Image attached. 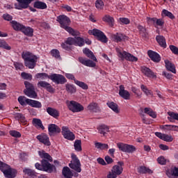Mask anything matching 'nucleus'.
I'll return each instance as SVG.
<instances>
[{"instance_id":"nucleus-55","label":"nucleus","mask_w":178,"mask_h":178,"mask_svg":"<svg viewBox=\"0 0 178 178\" xmlns=\"http://www.w3.org/2000/svg\"><path fill=\"white\" fill-rule=\"evenodd\" d=\"M15 118L17 120H19L20 122H24L26 120V118L22 113H16Z\"/></svg>"},{"instance_id":"nucleus-36","label":"nucleus","mask_w":178,"mask_h":178,"mask_svg":"<svg viewBox=\"0 0 178 178\" xmlns=\"http://www.w3.org/2000/svg\"><path fill=\"white\" fill-rule=\"evenodd\" d=\"M168 119L170 122H173V120L178 121V113L172 111H168Z\"/></svg>"},{"instance_id":"nucleus-26","label":"nucleus","mask_w":178,"mask_h":178,"mask_svg":"<svg viewBox=\"0 0 178 178\" xmlns=\"http://www.w3.org/2000/svg\"><path fill=\"white\" fill-rule=\"evenodd\" d=\"M62 173L65 178H73V172L69 167H64L63 168Z\"/></svg>"},{"instance_id":"nucleus-24","label":"nucleus","mask_w":178,"mask_h":178,"mask_svg":"<svg viewBox=\"0 0 178 178\" xmlns=\"http://www.w3.org/2000/svg\"><path fill=\"white\" fill-rule=\"evenodd\" d=\"M119 164L120 165H115L111 169V170H113V172H114V173L117 175V176H119L120 175H122V173H123V167L122 166L123 163L119 162Z\"/></svg>"},{"instance_id":"nucleus-4","label":"nucleus","mask_w":178,"mask_h":178,"mask_svg":"<svg viewBox=\"0 0 178 178\" xmlns=\"http://www.w3.org/2000/svg\"><path fill=\"white\" fill-rule=\"evenodd\" d=\"M35 166L38 170H44V172H48V173H52L56 170L54 165H51L47 160L42 161V165L36 163Z\"/></svg>"},{"instance_id":"nucleus-57","label":"nucleus","mask_w":178,"mask_h":178,"mask_svg":"<svg viewBox=\"0 0 178 178\" xmlns=\"http://www.w3.org/2000/svg\"><path fill=\"white\" fill-rule=\"evenodd\" d=\"M98 107V104L97 103H90L88 106V111H95V109H97V108Z\"/></svg>"},{"instance_id":"nucleus-37","label":"nucleus","mask_w":178,"mask_h":178,"mask_svg":"<svg viewBox=\"0 0 178 178\" xmlns=\"http://www.w3.org/2000/svg\"><path fill=\"white\" fill-rule=\"evenodd\" d=\"M107 105L110 109L113 110L115 113H119L120 111H119V108L116 103L111 102H108Z\"/></svg>"},{"instance_id":"nucleus-5","label":"nucleus","mask_w":178,"mask_h":178,"mask_svg":"<svg viewBox=\"0 0 178 178\" xmlns=\"http://www.w3.org/2000/svg\"><path fill=\"white\" fill-rule=\"evenodd\" d=\"M0 170L3 172L5 177L6 178H15L16 177V175L17 173L16 170L10 168V165L6 163L3 164L1 168H0Z\"/></svg>"},{"instance_id":"nucleus-29","label":"nucleus","mask_w":178,"mask_h":178,"mask_svg":"<svg viewBox=\"0 0 178 178\" xmlns=\"http://www.w3.org/2000/svg\"><path fill=\"white\" fill-rule=\"evenodd\" d=\"M10 24H11L13 29H14V30L15 31H22V30L24 27L23 24L17 22L16 21H12L10 22Z\"/></svg>"},{"instance_id":"nucleus-3","label":"nucleus","mask_w":178,"mask_h":178,"mask_svg":"<svg viewBox=\"0 0 178 178\" xmlns=\"http://www.w3.org/2000/svg\"><path fill=\"white\" fill-rule=\"evenodd\" d=\"M115 51L117 52L118 58H120L121 60H124V59L126 60H129V62H137L138 60V58H137V57L124 51L122 47H117L115 49Z\"/></svg>"},{"instance_id":"nucleus-63","label":"nucleus","mask_w":178,"mask_h":178,"mask_svg":"<svg viewBox=\"0 0 178 178\" xmlns=\"http://www.w3.org/2000/svg\"><path fill=\"white\" fill-rule=\"evenodd\" d=\"M116 177H118L117 174L113 172L112 170L110 172H108V174L107 175V178H116Z\"/></svg>"},{"instance_id":"nucleus-33","label":"nucleus","mask_w":178,"mask_h":178,"mask_svg":"<svg viewBox=\"0 0 178 178\" xmlns=\"http://www.w3.org/2000/svg\"><path fill=\"white\" fill-rule=\"evenodd\" d=\"M47 112L50 116H53V118H58L59 116V111L55 108L48 107L47 108Z\"/></svg>"},{"instance_id":"nucleus-21","label":"nucleus","mask_w":178,"mask_h":178,"mask_svg":"<svg viewBox=\"0 0 178 178\" xmlns=\"http://www.w3.org/2000/svg\"><path fill=\"white\" fill-rule=\"evenodd\" d=\"M48 130L49 136H54V134H58L60 132V128L54 124H49L48 126Z\"/></svg>"},{"instance_id":"nucleus-25","label":"nucleus","mask_w":178,"mask_h":178,"mask_svg":"<svg viewBox=\"0 0 178 178\" xmlns=\"http://www.w3.org/2000/svg\"><path fill=\"white\" fill-rule=\"evenodd\" d=\"M165 65L167 70L171 72L172 73L176 74V67L175 64L172 63L169 60H165Z\"/></svg>"},{"instance_id":"nucleus-19","label":"nucleus","mask_w":178,"mask_h":178,"mask_svg":"<svg viewBox=\"0 0 178 178\" xmlns=\"http://www.w3.org/2000/svg\"><path fill=\"white\" fill-rule=\"evenodd\" d=\"M155 136L160 138V140H163V141H166V143H172V141H173V137L168 134H162L161 132H156Z\"/></svg>"},{"instance_id":"nucleus-16","label":"nucleus","mask_w":178,"mask_h":178,"mask_svg":"<svg viewBox=\"0 0 178 178\" xmlns=\"http://www.w3.org/2000/svg\"><path fill=\"white\" fill-rule=\"evenodd\" d=\"M119 95L121 97V98H123V99H130V97H131V95H130V92L128 90H126L124 88V86L121 85L120 86L119 89Z\"/></svg>"},{"instance_id":"nucleus-13","label":"nucleus","mask_w":178,"mask_h":178,"mask_svg":"<svg viewBox=\"0 0 178 178\" xmlns=\"http://www.w3.org/2000/svg\"><path fill=\"white\" fill-rule=\"evenodd\" d=\"M68 108L72 112H81V111H84V107L74 101H71L68 104Z\"/></svg>"},{"instance_id":"nucleus-8","label":"nucleus","mask_w":178,"mask_h":178,"mask_svg":"<svg viewBox=\"0 0 178 178\" xmlns=\"http://www.w3.org/2000/svg\"><path fill=\"white\" fill-rule=\"evenodd\" d=\"M65 43L68 45H75L76 47H83L84 45V39L81 37L68 38L65 40Z\"/></svg>"},{"instance_id":"nucleus-46","label":"nucleus","mask_w":178,"mask_h":178,"mask_svg":"<svg viewBox=\"0 0 178 178\" xmlns=\"http://www.w3.org/2000/svg\"><path fill=\"white\" fill-rule=\"evenodd\" d=\"M74 83L76 84V86L82 88V90H88V85H87L86 83L76 79H74Z\"/></svg>"},{"instance_id":"nucleus-32","label":"nucleus","mask_w":178,"mask_h":178,"mask_svg":"<svg viewBox=\"0 0 178 178\" xmlns=\"http://www.w3.org/2000/svg\"><path fill=\"white\" fill-rule=\"evenodd\" d=\"M138 173H141L143 175H145L148 173L149 175H152L153 173L152 170L145 166H140L138 168Z\"/></svg>"},{"instance_id":"nucleus-56","label":"nucleus","mask_w":178,"mask_h":178,"mask_svg":"<svg viewBox=\"0 0 178 178\" xmlns=\"http://www.w3.org/2000/svg\"><path fill=\"white\" fill-rule=\"evenodd\" d=\"M21 76L24 79V80H32L33 75L26 72H22L21 74Z\"/></svg>"},{"instance_id":"nucleus-38","label":"nucleus","mask_w":178,"mask_h":178,"mask_svg":"<svg viewBox=\"0 0 178 178\" xmlns=\"http://www.w3.org/2000/svg\"><path fill=\"white\" fill-rule=\"evenodd\" d=\"M103 22H106V23H108L109 26H113V23H115V19L113 17H111L110 15H106L102 18Z\"/></svg>"},{"instance_id":"nucleus-44","label":"nucleus","mask_w":178,"mask_h":178,"mask_svg":"<svg viewBox=\"0 0 178 178\" xmlns=\"http://www.w3.org/2000/svg\"><path fill=\"white\" fill-rule=\"evenodd\" d=\"M38 154L40 157L43 158L44 159H47V161H52V157L49 155V154L46 153L44 151H39Z\"/></svg>"},{"instance_id":"nucleus-2","label":"nucleus","mask_w":178,"mask_h":178,"mask_svg":"<svg viewBox=\"0 0 178 178\" xmlns=\"http://www.w3.org/2000/svg\"><path fill=\"white\" fill-rule=\"evenodd\" d=\"M22 58L24 60V65L29 69H34L37 61L38 60V56L34 55L30 51H24L22 54Z\"/></svg>"},{"instance_id":"nucleus-1","label":"nucleus","mask_w":178,"mask_h":178,"mask_svg":"<svg viewBox=\"0 0 178 178\" xmlns=\"http://www.w3.org/2000/svg\"><path fill=\"white\" fill-rule=\"evenodd\" d=\"M57 22L60 23V27L62 29H64L65 31H67L69 34H71V35H73L74 37H77L78 35H80V32L77 31H74L72 27H70V19L67 17L66 15H59L57 17Z\"/></svg>"},{"instance_id":"nucleus-10","label":"nucleus","mask_w":178,"mask_h":178,"mask_svg":"<svg viewBox=\"0 0 178 178\" xmlns=\"http://www.w3.org/2000/svg\"><path fill=\"white\" fill-rule=\"evenodd\" d=\"M118 148H119L120 151L122 152H127L128 154H133L136 151V147L131 145H127L124 143H118Z\"/></svg>"},{"instance_id":"nucleus-62","label":"nucleus","mask_w":178,"mask_h":178,"mask_svg":"<svg viewBox=\"0 0 178 178\" xmlns=\"http://www.w3.org/2000/svg\"><path fill=\"white\" fill-rule=\"evenodd\" d=\"M157 161L160 165H165V163H166V159L163 156H160L157 159Z\"/></svg>"},{"instance_id":"nucleus-31","label":"nucleus","mask_w":178,"mask_h":178,"mask_svg":"<svg viewBox=\"0 0 178 178\" xmlns=\"http://www.w3.org/2000/svg\"><path fill=\"white\" fill-rule=\"evenodd\" d=\"M113 39L116 41V42H119L123 40H127V36L122 34V33H115L113 35Z\"/></svg>"},{"instance_id":"nucleus-52","label":"nucleus","mask_w":178,"mask_h":178,"mask_svg":"<svg viewBox=\"0 0 178 178\" xmlns=\"http://www.w3.org/2000/svg\"><path fill=\"white\" fill-rule=\"evenodd\" d=\"M51 55L56 58V59H60V53L59 52V50L54 49L51 51Z\"/></svg>"},{"instance_id":"nucleus-22","label":"nucleus","mask_w":178,"mask_h":178,"mask_svg":"<svg viewBox=\"0 0 178 178\" xmlns=\"http://www.w3.org/2000/svg\"><path fill=\"white\" fill-rule=\"evenodd\" d=\"M148 56L150 58V59H152L153 60V62H161V56H159V54H158V53L152 51V50H149L147 51Z\"/></svg>"},{"instance_id":"nucleus-20","label":"nucleus","mask_w":178,"mask_h":178,"mask_svg":"<svg viewBox=\"0 0 178 178\" xmlns=\"http://www.w3.org/2000/svg\"><path fill=\"white\" fill-rule=\"evenodd\" d=\"M36 138L38 140V141H40V143L44 144V145H51V142H49V137H48V135L45 134H40L36 137Z\"/></svg>"},{"instance_id":"nucleus-9","label":"nucleus","mask_w":178,"mask_h":178,"mask_svg":"<svg viewBox=\"0 0 178 178\" xmlns=\"http://www.w3.org/2000/svg\"><path fill=\"white\" fill-rule=\"evenodd\" d=\"M88 33L90 35H94L95 37H97L99 41H102V42H108V39L106 38V35L103 33L102 31L98 29H93V30H89Z\"/></svg>"},{"instance_id":"nucleus-40","label":"nucleus","mask_w":178,"mask_h":178,"mask_svg":"<svg viewBox=\"0 0 178 178\" xmlns=\"http://www.w3.org/2000/svg\"><path fill=\"white\" fill-rule=\"evenodd\" d=\"M144 112L147 115H149V116H150L153 119H156V113H155L154 111H152V108H145Z\"/></svg>"},{"instance_id":"nucleus-64","label":"nucleus","mask_w":178,"mask_h":178,"mask_svg":"<svg viewBox=\"0 0 178 178\" xmlns=\"http://www.w3.org/2000/svg\"><path fill=\"white\" fill-rule=\"evenodd\" d=\"M170 49L172 51L173 54L175 55H178V48L176 47L175 46L170 45Z\"/></svg>"},{"instance_id":"nucleus-49","label":"nucleus","mask_w":178,"mask_h":178,"mask_svg":"<svg viewBox=\"0 0 178 178\" xmlns=\"http://www.w3.org/2000/svg\"><path fill=\"white\" fill-rule=\"evenodd\" d=\"M65 88L67 92H70V94H74V92H76V87H74L73 85L66 84Z\"/></svg>"},{"instance_id":"nucleus-41","label":"nucleus","mask_w":178,"mask_h":178,"mask_svg":"<svg viewBox=\"0 0 178 178\" xmlns=\"http://www.w3.org/2000/svg\"><path fill=\"white\" fill-rule=\"evenodd\" d=\"M98 130L100 134H103V136H105L106 133H108L109 127L106 125H101L99 127Z\"/></svg>"},{"instance_id":"nucleus-12","label":"nucleus","mask_w":178,"mask_h":178,"mask_svg":"<svg viewBox=\"0 0 178 178\" xmlns=\"http://www.w3.org/2000/svg\"><path fill=\"white\" fill-rule=\"evenodd\" d=\"M61 133L64 138H65L66 140H70V141H73V140L76 138V137L74 136V134L70 131V129H69V127H63Z\"/></svg>"},{"instance_id":"nucleus-17","label":"nucleus","mask_w":178,"mask_h":178,"mask_svg":"<svg viewBox=\"0 0 178 178\" xmlns=\"http://www.w3.org/2000/svg\"><path fill=\"white\" fill-rule=\"evenodd\" d=\"M79 62L88 67H95V66H97V64H95L94 61L83 57L79 58Z\"/></svg>"},{"instance_id":"nucleus-61","label":"nucleus","mask_w":178,"mask_h":178,"mask_svg":"<svg viewBox=\"0 0 178 178\" xmlns=\"http://www.w3.org/2000/svg\"><path fill=\"white\" fill-rule=\"evenodd\" d=\"M14 66H15L16 70H22V69H23V67H24L23 66V63H15Z\"/></svg>"},{"instance_id":"nucleus-51","label":"nucleus","mask_w":178,"mask_h":178,"mask_svg":"<svg viewBox=\"0 0 178 178\" xmlns=\"http://www.w3.org/2000/svg\"><path fill=\"white\" fill-rule=\"evenodd\" d=\"M75 151L80 152L81 151V141L80 140H76L74 144Z\"/></svg>"},{"instance_id":"nucleus-23","label":"nucleus","mask_w":178,"mask_h":178,"mask_svg":"<svg viewBox=\"0 0 178 178\" xmlns=\"http://www.w3.org/2000/svg\"><path fill=\"white\" fill-rule=\"evenodd\" d=\"M168 177L169 178H177L178 177V168H172L168 170L166 173Z\"/></svg>"},{"instance_id":"nucleus-58","label":"nucleus","mask_w":178,"mask_h":178,"mask_svg":"<svg viewBox=\"0 0 178 178\" xmlns=\"http://www.w3.org/2000/svg\"><path fill=\"white\" fill-rule=\"evenodd\" d=\"M10 134L12 137H15L16 138L22 137V134H20V132L17 131H10Z\"/></svg>"},{"instance_id":"nucleus-45","label":"nucleus","mask_w":178,"mask_h":178,"mask_svg":"<svg viewBox=\"0 0 178 178\" xmlns=\"http://www.w3.org/2000/svg\"><path fill=\"white\" fill-rule=\"evenodd\" d=\"M163 129L164 130H170L171 131H178V126L177 125L165 124V125L163 126Z\"/></svg>"},{"instance_id":"nucleus-11","label":"nucleus","mask_w":178,"mask_h":178,"mask_svg":"<svg viewBox=\"0 0 178 178\" xmlns=\"http://www.w3.org/2000/svg\"><path fill=\"white\" fill-rule=\"evenodd\" d=\"M49 79L56 83V84H65L66 83V79L61 74H52L49 75Z\"/></svg>"},{"instance_id":"nucleus-34","label":"nucleus","mask_w":178,"mask_h":178,"mask_svg":"<svg viewBox=\"0 0 178 178\" xmlns=\"http://www.w3.org/2000/svg\"><path fill=\"white\" fill-rule=\"evenodd\" d=\"M95 147L97 148V149H108L109 148V145L106 143L95 142Z\"/></svg>"},{"instance_id":"nucleus-42","label":"nucleus","mask_w":178,"mask_h":178,"mask_svg":"<svg viewBox=\"0 0 178 178\" xmlns=\"http://www.w3.org/2000/svg\"><path fill=\"white\" fill-rule=\"evenodd\" d=\"M162 17H169V19H175V15L173 14L168 11V10H163L161 13Z\"/></svg>"},{"instance_id":"nucleus-35","label":"nucleus","mask_w":178,"mask_h":178,"mask_svg":"<svg viewBox=\"0 0 178 178\" xmlns=\"http://www.w3.org/2000/svg\"><path fill=\"white\" fill-rule=\"evenodd\" d=\"M156 40L161 47L166 48V40L163 36L158 35L156 37Z\"/></svg>"},{"instance_id":"nucleus-43","label":"nucleus","mask_w":178,"mask_h":178,"mask_svg":"<svg viewBox=\"0 0 178 178\" xmlns=\"http://www.w3.org/2000/svg\"><path fill=\"white\" fill-rule=\"evenodd\" d=\"M29 101H30V99H27V97L24 96H19L18 97V102L22 106H24L26 104L29 105Z\"/></svg>"},{"instance_id":"nucleus-6","label":"nucleus","mask_w":178,"mask_h":178,"mask_svg":"<svg viewBox=\"0 0 178 178\" xmlns=\"http://www.w3.org/2000/svg\"><path fill=\"white\" fill-rule=\"evenodd\" d=\"M72 161L69 164V166L77 173L81 172V163H80V160L77 158V156L74 154H72L71 155Z\"/></svg>"},{"instance_id":"nucleus-59","label":"nucleus","mask_w":178,"mask_h":178,"mask_svg":"<svg viewBox=\"0 0 178 178\" xmlns=\"http://www.w3.org/2000/svg\"><path fill=\"white\" fill-rule=\"evenodd\" d=\"M119 20L121 24H130V19L128 18L122 17Z\"/></svg>"},{"instance_id":"nucleus-30","label":"nucleus","mask_w":178,"mask_h":178,"mask_svg":"<svg viewBox=\"0 0 178 178\" xmlns=\"http://www.w3.org/2000/svg\"><path fill=\"white\" fill-rule=\"evenodd\" d=\"M32 123L36 129H42V130H44L45 128L44 127V125H42V122H41V120L38 118H33Z\"/></svg>"},{"instance_id":"nucleus-7","label":"nucleus","mask_w":178,"mask_h":178,"mask_svg":"<svg viewBox=\"0 0 178 178\" xmlns=\"http://www.w3.org/2000/svg\"><path fill=\"white\" fill-rule=\"evenodd\" d=\"M24 86L26 87V89L24 90L25 95L29 98H37V93L34 89V86L29 81H25Z\"/></svg>"},{"instance_id":"nucleus-18","label":"nucleus","mask_w":178,"mask_h":178,"mask_svg":"<svg viewBox=\"0 0 178 178\" xmlns=\"http://www.w3.org/2000/svg\"><path fill=\"white\" fill-rule=\"evenodd\" d=\"M38 86L42 88H46L49 92H55V88L51 86V84L44 81H40L38 83Z\"/></svg>"},{"instance_id":"nucleus-48","label":"nucleus","mask_w":178,"mask_h":178,"mask_svg":"<svg viewBox=\"0 0 178 178\" xmlns=\"http://www.w3.org/2000/svg\"><path fill=\"white\" fill-rule=\"evenodd\" d=\"M34 8H37V9H46L47 4L41 1H36L34 3Z\"/></svg>"},{"instance_id":"nucleus-27","label":"nucleus","mask_w":178,"mask_h":178,"mask_svg":"<svg viewBox=\"0 0 178 178\" xmlns=\"http://www.w3.org/2000/svg\"><path fill=\"white\" fill-rule=\"evenodd\" d=\"M83 54L88 56V58H90V59H92V60H94L95 62H97V57L94 55V53L91 51L89 49L85 48L83 49Z\"/></svg>"},{"instance_id":"nucleus-28","label":"nucleus","mask_w":178,"mask_h":178,"mask_svg":"<svg viewBox=\"0 0 178 178\" xmlns=\"http://www.w3.org/2000/svg\"><path fill=\"white\" fill-rule=\"evenodd\" d=\"M22 33H24L25 35H28V37H33L34 34V29L30 27L23 26L22 29L21 30Z\"/></svg>"},{"instance_id":"nucleus-60","label":"nucleus","mask_w":178,"mask_h":178,"mask_svg":"<svg viewBox=\"0 0 178 178\" xmlns=\"http://www.w3.org/2000/svg\"><path fill=\"white\" fill-rule=\"evenodd\" d=\"M156 20H158V19L155 18V17H147V22H148V23H152V24H154V26L156 25Z\"/></svg>"},{"instance_id":"nucleus-50","label":"nucleus","mask_w":178,"mask_h":178,"mask_svg":"<svg viewBox=\"0 0 178 178\" xmlns=\"http://www.w3.org/2000/svg\"><path fill=\"white\" fill-rule=\"evenodd\" d=\"M36 79H40V80H47V79H49V75L47 73H38L35 75Z\"/></svg>"},{"instance_id":"nucleus-14","label":"nucleus","mask_w":178,"mask_h":178,"mask_svg":"<svg viewBox=\"0 0 178 178\" xmlns=\"http://www.w3.org/2000/svg\"><path fill=\"white\" fill-rule=\"evenodd\" d=\"M140 72L145 76L146 77H149V79H156V74L152 72L151 69L145 66L140 67Z\"/></svg>"},{"instance_id":"nucleus-15","label":"nucleus","mask_w":178,"mask_h":178,"mask_svg":"<svg viewBox=\"0 0 178 178\" xmlns=\"http://www.w3.org/2000/svg\"><path fill=\"white\" fill-rule=\"evenodd\" d=\"M17 3L15 4V9L22 10V9H27L29 8V5L33 2L34 0H17Z\"/></svg>"},{"instance_id":"nucleus-47","label":"nucleus","mask_w":178,"mask_h":178,"mask_svg":"<svg viewBox=\"0 0 178 178\" xmlns=\"http://www.w3.org/2000/svg\"><path fill=\"white\" fill-rule=\"evenodd\" d=\"M0 48H3L7 51H10V49H12V47L9 46V44L5 40H0Z\"/></svg>"},{"instance_id":"nucleus-39","label":"nucleus","mask_w":178,"mask_h":178,"mask_svg":"<svg viewBox=\"0 0 178 178\" xmlns=\"http://www.w3.org/2000/svg\"><path fill=\"white\" fill-rule=\"evenodd\" d=\"M28 105H30L33 108H41L42 105L41 104V102L36 101V100H33L30 99L28 100Z\"/></svg>"},{"instance_id":"nucleus-53","label":"nucleus","mask_w":178,"mask_h":178,"mask_svg":"<svg viewBox=\"0 0 178 178\" xmlns=\"http://www.w3.org/2000/svg\"><path fill=\"white\" fill-rule=\"evenodd\" d=\"M95 6L99 10L104 9V1H102V0H97L95 2Z\"/></svg>"},{"instance_id":"nucleus-54","label":"nucleus","mask_w":178,"mask_h":178,"mask_svg":"<svg viewBox=\"0 0 178 178\" xmlns=\"http://www.w3.org/2000/svg\"><path fill=\"white\" fill-rule=\"evenodd\" d=\"M140 88L146 95H152V91L148 90V88H147V86L141 85Z\"/></svg>"}]
</instances>
